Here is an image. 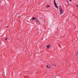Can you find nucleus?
Instances as JSON below:
<instances>
[{
	"label": "nucleus",
	"mask_w": 78,
	"mask_h": 78,
	"mask_svg": "<svg viewBox=\"0 0 78 78\" xmlns=\"http://www.w3.org/2000/svg\"><path fill=\"white\" fill-rule=\"evenodd\" d=\"M47 68H48V69H50V67H48V66H47Z\"/></svg>",
	"instance_id": "obj_6"
},
{
	"label": "nucleus",
	"mask_w": 78,
	"mask_h": 78,
	"mask_svg": "<svg viewBox=\"0 0 78 78\" xmlns=\"http://www.w3.org/2000/svg\"><path fill=\"white\" fill-rule=\"evenodd\" d=\"M54 66H56V65H54Z\"/></svg>",
	"instance_id": "obj_10"
},
{
	"label": "nucleus",
	"mask_w": 78,
	"mask_h": 78,
	"mask_svg": "<svg viewBox=\"0 0 78 78\" xmlns=\"http://www.w3.org/2000/svg\"><path fill=\"white\" fill-rule=\"evenodd\" d=\"M8 26H7L5 27V28H8Z\"/></svg>",
	"instance_id": "obj_8"
},
{
	"label": "nucleus",
	"mask_w": 78,
	"mask_h": 78,
	"mask_svg": "<svg viewBox=\"0 0 78 78\" xmlns=\"http://www.w3.org/2000/svg\"><path fill=\"white\" fill-rule=\"evenodd\" d=\"M46 47L47 48H49L50 47V45H47L46 46Z\"/></svg>",
	"instance_id": "obj_3"
},
{
	"label": "nucleus",
	"mask_w": 78,
	"mask_h": 78,
	"mask_svg": "<svg viewBox=\"0 0 78 78\" xmlns=\"http://www.w3.org/2000/svg\"><path fill=\"white\" fill-rule=\"evenodd\" d=\"M50 5H47L46 6L47 8H49V7H50Z\"/></svg>",
	"instance_id": "obj_5"
},
{
	"label": "nucleus",
	"mask_w": 78,
	"mask_h": 78,
	"mask_svg": "<svg viewBox=\"0 0 78 78\" xmlns=\"http://www.w3.org/2000/svg\"><path fill=\"white\" fill-rule=\"evenodd\" d=\"M77 7H78V5H77Z\"/></svg>",
	"instance_id": "obj_11"
},
{
	"label": "nucleus",
	"mask_w": 78,
	"mask_h": 78,
	"mask_svg": "<svg viewBox=\"0 0 78 78\" xmlns=\"http://www.w3.org/2000/svg\"><path fill=\"white\" fill-rule=\"evenodd\" d=\"M54 5H55V7H56V8H58V6L56 4V3L55 2V0H54Z\"/></svg>",
	"instance_id": "obj_2"
},
{
	"label": "nucleus",
	"mask_w": 78,
	"mask_h": 78,
	"mask_svg": "<svg viewBox=\"0 0 78 78\" xmlns=\"http://www.w3.org/2000/svg\"><path fill=\"white\" fill-rule=\"evenodd\" d=\"M7 39H8V38H5V41H6L7 40Z\"/></svg>",
	"instance_id": "obj_7"
},
{
	"label": "nucleus",
	"mask_w": 78,
	"mask_h": 78,
	"mask_svg": "<svg viewBox=\"0 0 78 78\" xmlns=\"http://www.w3.org/2000/svg\"><path fill=\"white\" fill-rule=\"evenodd\" d=\"M60 11L61 13V15L62 14H63L64 11H63V9H60Z\"/></svg>",
	"instance_id": "obj_1"
},
{
	"label": "nucleus",
	"mask_w": 78,
	"mask_h": 78,
	"mask_svg": "<svg viewBox=\"0 0 78 78\" xmlns=\"http://www.w3.org/2000/svg\"><path fill=\"white\" fill-rule=\"evenodd\" d=\"M36 20V18L34 17H33V18H32V20Z\"/></svg>",
	"instance_id": "obj_4"
},
{
	"label": "nucleus",
	"mask_w": 78,
	"mask_h": 78,
	"mask_svg": "<svg viewBox=\"0 0 78 78\" xmlns=\"http://www.w3.org/2000/svg\"><path fill=\"white\" fill-rule=\"evenodd\" d=\"M72 0H69V1L70 2H71V1H72Z\"/></svg>",
	"instance_id": "obj_9"
}]
</instances>
